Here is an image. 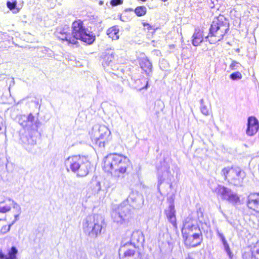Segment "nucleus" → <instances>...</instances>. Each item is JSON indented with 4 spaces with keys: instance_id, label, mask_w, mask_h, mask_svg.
<instances>
[{
    "instance_id": "f257e3e1",
    "label": "nucleus",
    "mask_w": 259,
    "mask_h": 259,
    "mask_svg": "<svg viewBox=\"0 0 259 259\" xmlns=\"http://www.w3.org/2000/svg\"><path fill=\"white\" fill-rule=\"evenodd\" d=\"M56 35L62 40H66L69 44L75 45L77 39L89 44H92L95 40V36L84 26L80 20L75 21L72 24V33L68 26L57 28Z\"/></svg>"
},
{
    "instance_id": "f03ea898",
    "label": "nucleus",
    "mask_w": 259,
    "mask_h": 259,
    "mask_svg": "<svg viewBox=\"0 0 259 259\" xmlns=\"http://www.w3.org/2000/svg\"><path fill=\"white\" fill-rule=\"evenodd\" d=\"M130 166L131 162L127 157L121 154H110L104 158L103 169L113 176L119 177L126 172Z\"/></svg>"
},
{
    "instance_id": "7ed1b4c3",
    "label": "nucleus",
    "mask_w": 259,
    "mask_h": 259,
    "mask_svg": "<svg viewBox=\"0 0 259 259\" xmlns=\"http://www.w3.org/2000/svg\"><path fill=\"white\" fill-rule=\"evenodd\" d=\"M64 165L68 172L75 174L77 177L86 176L91 167L88 157L80 155L69 156L65 160Z\"/></svg>"
},
{
    "instance_id": "20e7f679",
    "label": "nucleus",
    "mask_w": 259,
    "mask_h": 259,
    "mask_svg": "<svg viewBox=\"0 0 259 259\" xmlns=\"http://www.w3.org/2000/svg\"><path fill=\"white\" fill-rule=\"evenodd\" d=\"M229 29V23L223 16L215 18L209 28L208 35L205 37L206 41L214 44L222 40Z\"/></svg>"
},
{
    "instance_id": "39448f33",
    "label": "nucleus",
    "mask_w": 259,
    "mask_h": 259,
    "mask_svg": "<svg viewBox=\"0 0 259 259\" xmlns=\"http://www.w3.org/2000/svg\"><path fill=\"white\" fill-rule=\"evenodd\" d=\"M104 219L99 214L88 216L82 223V229L84 233L91 238H96L103 229Z\"/></svg>"
},
{
    "instance_id": "423d86ee",
    "label": "nucleus",
    "mask_w": 259,
    "mask_h": 259,
    "mask_svg": "<svg viewBox=\"0 0 259 259\" xmlns=\"http://www.w3.org/2000/svg\"><path fill=\"white\" fill-rule=\"evenodd\" d=\"M111 218L117 225L126 226L132 218L129 206L123 204H120L112 211Z\"/></svg>"
},
{
    "instance_id": "0eeeda50",
    "label": "nucleus",
    "mask_w": 259,
    "mask_h": 259,
    "mask_svg": "<svg viewBox=\"0 0 259 259\" xmlns=\"http://www.w3.org/2000/svg\"><path fill=\"white\" fill-rule=\"evenodd\" d=\"M222 172L225 179L234 186H241L245 177V172L239 167H226L222 169Z\"/></svg>"
},
{
    "instance_id": "6e6552de",
    "label": "nucleus",
    "mask_w": 259,
    "mask_h": 259,
    "mask_svg": "<svg viewBox=\"0 0 259 259\" xmlns=\"http://www.w3.org/2000/svg\"><path fill=\"white\" fill-rule=\"evenodd\" d=\"M18 123L26 131V132H33L38 133V128L40 125V122L34 116L30 113L28 115H21L18 117Z\"/></svg>"
},
{
    "instance_id": "1a4fd4ad",
    "label": "nucleus",
    "mask_w": 259,
    "mask_h": 259,
    "mask_svg": "<svg viewBox=\"0 0 259 259\" xmlns=\"http://www.w3.org/2000/svg\"><path fill=\"white\" fill-rule=\"evenodd\" d=\"M93 131V141H94L99 147H104L105 142L110 138L111 132L109 128L104 125H100L97 129L94 127Z\"/></svg>"
},
{
    "instance_id": "9d476101",
    "label": "nucleus",
    "mask_w": 259,
    "mask_h": 259,
    "mask_svg": "<svg viewBox=\"0 0 259 259\" xmlns=\"http://www.w3.org/2000/svg\"><path fill=\"white\" fill-rule=\"evenodd\" d=\"M215 192L222 200H226L233 204H236L240 200L239 196L236 193L223 186L219 185L215 188Z\"/></svg>"
},
{
    "instance_id": "9b49d317",
    "label": "nucleus",
    "mask_w": 259,
    "mask_h": 259,
    "mask_svg": "<svg viewBox=\"0 0 259 259\" xmlns=\"http://www.w3.org/2000/svg\"><path fill=\"white\" fill-rule=\"evenodd\" d=\"M128 243H121L119 249L120 259H148L144 255L136 252L134 249H126Z\"/></svg>"
},
{
    "instance_id": "f8f14e48",
    "label": "nucleus",
    "mask_w": 259,
    "mask_h": 259,
    "mask_svg": "<svg viewBox=\"0 0 259 259\" xmlns=\"http://www.w3.org/2000/svg\"><path fill=\"white\" fill-rule=\"evenodd\" d=\"M199 231H201V230L198 224L197 219L192 215L187 217L183 223V227L182 229V234Z\"/></svg>"
},
{
    "instance_id": "ddd939ff",
    "label": "nucleus",
    "mask_w": 259,
    "mask_h": 259,
    "mask_svg": "<svg viewBox=\"0 0 259 259\" xmlns=\"http://www.w3.org/2000/svg\"><path fill=\"white\" fill-rule=\"evenodd\" d=\"M182 235L185 244L188 247H196L200 245L202 241L203 237L201 231Z\"/></svg>"
},
{
    "instance_id": "4468645a",
    "label": "nucleus",
    "mask_w": 259,
    "mask_h": 259,
    "mask_svg": "<svg viewBox=\"0 0 259 259\" xmlns=\"http://www.w3.org/2000/svg\"><path fill=\"white\" fill-rule=\"evenodd\" d=\"M38 133L33 132H25L21 136V141L25 148L29 152H31V148L36 144Z\"/></svg>"
},
{
    "instance_id": "2eb2a0df",
    "label": "nucleus",
    "mask_w": 259,
    "mask_h": 259,
    "mask_svg": "<svg viewBox=\"0 0 259 259\" xmlns=\"http://www.w3.org/2000/svg\"><path fill=\"white\" fill-rule=\"evenodd\" d=\"M172 178L173 175L169 169V166L165 161H163L161 167L158 168V189H159V185L163 181H167V183H169Z\"/></svg>"
},
{
    "instance_id": "dca6fc26",
    "label": "nucleus",
    "mask_w": 259,
    "mask_h": 259,
    "mask_svg": "<svg viewBox=\"0 0 259 259\" xmlns=\"http://www.w3.org/2000/svg\"><path fill=\"white\" fill-rule=\"evenodd\" d=\"M259 129V122L258 120L253 116H250L247 119V128L246 134L248 136H253Z\"/></svg>"
},
{
    "instance_id": "f3484780",
    "label": "nucleus",
    "mask_w": 259,
    "mask_h": 259,
    "mask_svg": "<svg viewBox=\"0 0 259 259\" xmlns=\"http://www.w3.org/2000/svg\"><path fill=\"white\" fill-rule=\"evenodd\" d=\"M130 205L134 208L140 207L144 203L143 196L137 192L132 191L127 198Z\"/></svg>"
},
{
    "instance_id": "a211bd4d",
    "label": "nucleus",
    "mask_w": 259,
    "mask_h": 259,
    "mask_svg": "<svg viewBox=\"0 0 259 259\" xmlns=\"http://www.w3.org/2000/svg\"><path fill=\"white\" fill-rule=\"evenodd\" d=\"M256 256H259L258 241L253 247L248 246L246 248L242 254L243 259H257Z\"/></svg>"
},
{
    "instance_id": "6ab92c4d",
    "label": "nucleus",
    "mask_w": 259,
    "mask_h": 259,
    "mask_svg": "<svg viewBox=\"0 0 259 259\" xmlns=\"http://www.w3.org/2000/svg\"><path fill=\"white\" fill-rule=\"evenodd\" d=\"M247 205L249 208L259 213V192L250 193L248 196Z\"/></svg>"
},
{
    "instance_id": "aec40b11",
    "label": "nucleus",
    "mask_w": 259,
    "mask_h": 259,
    "mask_svg": "<svg viewBox=\"0 0 259 259\" xmlns=\"http://www.w3.org/2000/svg\"><path fill=\"white\" fill-rule=\"evenodd\" d=\"M165 213L168 221L172 224L174 227L177 228L176 210L173 203H171L169 207L165 210Z\"/></svg>"
},
{
    "instance_id": "412c9836",
    "label": "nucleus",
    "mask_w": 259,
    "mask_h": 259,
    "mask_svg": "<svg viewBox=\"0 0 259 259\" xmlns=\"http://www.w3.org/2000/svg\"><path fill=\"white\" fill-rule=\"evenodd\" d=\"M144 241V237L143 235V233L140 231H134L131 235V238L130 240V243L127 242L128 245L131 244H133L136 247V246L138 244H142Z\"/></svg>"
},
{
    "instance_id": "4be33fe9",
    "label": "nucleus",
    "mask_w": 259,
    "mask_h": 259,
    "mask_svg": "<svg viewBox=\"0 0 259 259\" xmlns=\"http://www.w3.org/2000/svg\"><path fill=\"white\" fill-rule=\"evenodd\" d=\"M204 40L203 31L198 27L195 28L194 32L192 36V44L195 47L200 45Z\"/></svg>"
},
{
    "instance_id": "5701e85b",
    "label": "nucleus",
    "mask_w": 259,
    "mask_h": 259,
    "mask_svg": "<svg viewBox=\"0 0 259 259\" xmlns=\"http://www.w3.org/2000/svg\"><path fill=\"white\" fill-rule=\"evenodd\" d=\"M140 65L141 69L147 75L150 76L152 70V65L147 57L141 58L140 59Z\"/></svg>"
},
{
    "instance_id": "b1692460",
    "label": "nucleus",
    "mask_w": 259,
    "mask_h": 259,
    "mask_svg": "<svg viewBox=\"0 0 259 259\" xmlns=\"http://www.w3.org/2000/svg\"><path fill=\"white\" fill-rule=\"evenodd\" d=\"M114 59V53L112 51H108L104 53L103 57L102 65L105 68L111 65Z\"/></svg>"
},
{
    "instance_id": "393cba45",
    "label": "nucleus",
    "mask_w": 259,
    "mask_h": 259,
    "mask_svg": "<svg viewBox=\"0 0 259 259\" xmlns=\"http://www.w3.org/2000/svg\"><path fill=\"white\" fill-rule=\"evenodd\" d=\"M17 253L18 250L16 247L13 246L8 252V256L0 251V259H17Z\"/></svg>"
},
{
    "instance_id": "a878e982",
    "label": "nucleus",
    "mask_w": 259,
    "mask_h": 259,
    "mask_svg": "<svg viewBox=\"0 0 259 259\" xmlns=\"http://www.w3.org/2000/svg\"><path fill=\"white\" fill-rule=\"evenodd\" d=\"M119 29L115 26L109 28L107 31V34L112 39H117L119 38Z\"/></svg>"
},
{
    "instance_id": "bb28decb",
    "label": "nucleus",
    "mask_w": 259,
    "mask_h": 259,
    "mask_svg": "<svg viewBox=\"0 0 259 259\" xmlns=\"http://www.w3.org/2000/svg\"><path fill=\"white\" fill-rule=\"evenodd\" d=\"M200 109L202 114L205 116L208 115L209 110L210 109V106H207V105L204 102V101L203 99L200 100Z\"/></svg>"
},
{
    "instance_id": "cd10ccee",
    "label": "nucleus",
    "mask_w": 259,
    "mask_h": 259,
    "mask_svg": "<svg viewBox=\"0 0 259 259\" xmlns=\"http://www.w3.org/2000/svg\"><path fill=\"white\" fill-rule=\"evenodd\" d=\"M8 202H10V205H11V206H12L13 209L15 210V213H21V208L18 203H17L14 200L10 198L8 199Z\"/></svg>"
},
{
    "instance_id": "c85d7f7f",
    "label": "nucleus",
    "mask_w": 259,
    "mask_h": 259,
    "mask_svg": "<svg viewBox=\"0 0 259 259\" xmlns=\"http://www.w3.org/2000/svg\"><path fill=\"white\" fill-rule=\"evenodd\" d=\"M146 8L144 6H140L137 7L135 10V12L138 16H142L146 13Z\"/></svg>"
},
{
    "instance_id": "c756f323",
    "label": "nucleus",
    "mask_w": 259,
    "mask_h": 259,
    "mask_svg": "<svg viewBox=\"0 0 259 259\" xmlns=\"http://www.w3.org/2000/svg\"><path fill=\"white\" fill-rule=\"evenodd\" d=\"M145 82H146V85L145 86H142L140 85V84L142 83V81L141 79H137L135 81L136 83H137L138 85H136L135 87V88L141 90L142 89H147L148 88V81H144Z\"/></svg>"
},
{
    "instance_id": "7c9ffc66",
    "label": "nucleus",
    "mask_w": 259,
    "mask_h": 259,
    "mask_svg": "<svg viewBox=\"0 0 259 259\" xmlns=\"http://www.w3.org/2000/svg\"><path fill=\"white\" fill-rule=\"evenodd\" d=\"M242 74L240 72L237 71L230 74V77L233 80H238L242 78Z\"/></svg>"
},
{
    "instance_id": "2f4dec72",
    "label": "nucleus",
    "mask_w": 259,
    "mask_h": 259,
    "mask_svg": "<svg viewBox=\"0 0 259 259\" xmlns=\"http://www.w3.org/2000/svg\"><path fill=\"white\" fill-rule=\"evenodd\" d=\"M223 246H224V250L226 251V252H227V254L229 255V257L230 258H232V256H233L232 255V252L231 251L229 245L227 241H225V242H223Z\"/></svg>"
},
{
    "instance_id": "473e14b6",
    "label": "nucleus",
    "mask_w": 259,
    "mask_h": 259,
    "mask_svg": "<svg viewBox=\"0 0 259 259\" xmlns=\"http://www.w3.org/2000/svg\"><path fill=\"white\" fill-rule=\"evenodd\" d=\"M12 2H8L7 3V6L8 8L11 10H13L16 8V5H17V2L16 0H12Z\"/></svg>"
},
{
    "instance_id": "72a5a7b5",
    "label": "nucleus",
    "mask_w": 259,
    "mask_h": 259,
    "mask_svg": "<svg viewBox=\"0 0 259 259\" xmlns=\"http://www.w3.org/2000/svg\"><path fill=\"white\" fill-rule=\"evenodd\" d=\"M11 209V206L10 205V202H9L8 205H6L4 206L0 207V212L3 213H5L9 211Z\"/></svg>"
},
{
    "instance_id": "f704fd0d",
    "label": "nucleus",
    "mask_w": 259,
    "mask_h": 259,
    "mask_svg": "<svg viewBox=\"0 0 259 259\" xmlns=\"http://www.w3.org/2000/svg\"><path fill=\"white\" fill-rule=\"evenodd\" d=\"M12 226V224H10L8 227L6 226H3L2 229L0 230V235L6 234L9 232Z\"/></svg>"
},
{
    "instance_id": "c9c22d12",
    "label": "nucleus",
    "mask_w": 259,
    "mask_h": 259,
    "mask_svg": "<svg viewBox=\"0 0 259 259\" xmlns=\"http://www.w3.org/2000/svg\"><path fill=\"white\" fill-rule=\"evenodd\" d=\"M217 233L218 236L220 238L221 240L222 241V243L225 241H227L223 234L220 232L218 229L217 230Z\"/></svg>"
},
{
    "instance_id": "e433bc0d",
    "label": "nucleus",
    "mask_w": 259,
    "mask_h": 259,
    "mask_svg": "<svg viewBox=\"0 0 259 259\" xmlns=\"http://www.w3.org/2000/svg\"><path fill=\"white\" fill-rule=\"evenodd\" d=\"M239 65L240 64L239 63L233 61H232V63L230 64V68L232 70H236V69H237V68H238V67L239 66Z\"/></svg>"
},
{
    "instance_id": "4c0bfd02",
    "label": "nucleus",
    "mask_w": 259,
    "mask_h": 259,
    "mask_svg": "<svg viewBox=\"0 0 259 259\" xmlns=\"http://www.w3.org/2000/svg\"><path fill=\"white\" fill-rule=\"evenodd\" d=\"M123 3L122 0H111L110 4L112 6H117L118 5L122 4Z\"/></svg>"
},
{
    "instance_id": "58836bf2",
    "label": "nucleus",
    "mask_w": 259,
    "mask_h": 259,
    "mask_svg": "<svg viewBox=\"0 0 259 259\" xmlns=\"http://www.w3.org/2000/svg\"><path fill=\"white\" fill-rule=\"evenodd\" d=\"M4 128H5L4 119L1 116H0V134Z\"/></svg>"
},
{
    "instance_id": "ea45409f",
    "label": "nucleus",
    "mask_w": 259,
    "mask_h": 259,
    "mask_svg": "<svg viewBox=\"0 0 259 259\" xmlns=\"http://www.w3.org/2000/svg\"><path fill=\"white\" fill-rule=\"evenodd\" d=\"M21 213H15L14 214V220L12 222V223L11 224H12V225L19 220V215Z\"/></svg>"
},
{
    "instance_id": "a19ab883",
    "label": "nucleus",
    "mask_w": 259,
    "mask_h": 259,
    "mask_svg": "<svg viewBox=\"0 0 259 259\" xmlns=\"http://www.w3.org/2000/svg\"><path fill=\"white\" fill-rule=\"evenodd\" d=\"M197 213H198V219L199 220V222L200 223H202V221L200 219V215L201 217H203V212L201 211L200 209H199V211H197Z\"/></svg>"
},
{
    "instance_id": "79ce46f5",
    "label": "nucleus",
    "mask_w": 259,
    "mask_h": 259,
    "mask_svg": "<svg viewBox=\"0 0 259 259\" xmlns=\"http://www.w3.org/2000/svg\"><path fill=\"white\" fill-rule=\"evenodd\" d=\"M96 186L97 187V189H96V191L97 192H99L101 190V184H100V182H97L96 183Z\"/></svg>"
},
{
    "instance_id": "37998d69",
    "label": "nucleus",
    "mask_w": 259,
    "mask_h": 259,
    "mask_svg": "<svg viewBox=\"0 0 259 259\" xmlns=\"http://www.w3.org/2000/svg\"><path fill=\"white\" fill-rule=\"evenodd\" d=\"M143 25L144 27H146L149 30L152 29V26L148 23H144Z\"/></svg>"
},
{
    "instance_id": "c03bdc74",
    "label": "nucleus",
    "mask_w": 259,
    "mask_h": 259,
    "mask_svg": "<svg viewBox=\"0 0 259 259\" xmlns=\"http://www.w3.org/2000/svg\"><path fill=\"white\" fill-rule=\"evenodd\" d=\"M195 254H190L189 255L188 257L186 259H195Z\"/></svg>"
},
{
    "instance_id": "a18cd8bd",
    "label": "nucleus",
    "mask_w": 259,
    "mask_h": 259,
    "mask_svg": "<svg viewBox=\"0 0 259 259\" xmlns=\"http://www.w3.org/2000/svg\"><path fill=\"white\" fill-rule=\"evenodd\" d=\"M103 4V1H100L99 2V5H102Z\"/></svg>"
},
{
    "instance_id": "49530a36",
    "label": "nucleus",
    "mask_w": 259,
    "mask_h": 259,
    "mask_svg": "<svg viewBox=\"0 0 259 259\" xmlns=\"http://www.w3.org/2000/svg\"><path fill=\"white\" fill-rule=\"evenodd\" d=\"M204 225H205V226H206V227L207 228H208V224H207V223L204 222Z\"/></svg>"
},
{
    "instance_id": "de8ad7c7",
    "label": "nucleus",
    "mask_w": 259,
    "mask_h": 259,
    "mask_svg": "<svg viewBox=\"0 0 259 259\" xmlns=\"http://www.w3.org/2000/svg\"><path fill=\"white\" fill-rule=\"evenodd\" d=\"M122 91H123V89H121V91H120V92H122Z\"/></svg>"
},
{
    "instance_id": "09e8293b",
    "label": "nucleus",
    "mask_w": 259,
    "mask_h": 259,
    "mask_svg": "<svg viewBox=\"0 0 259 259\" xmlns=\"http://www.w3.org/2000/svg\"><path fill=\"white\" fill-rule=\"evenodd\" d=\"M257 259H259V256H256Z\"/></svg>"
},
{
    "instance_id": "8fccbe9b",
    "label": "nucleus",
    "mask_w": 259,
    "mask_h": 259,
    "mask_svg": "<svg viewBox=\"0 0 259 259\" xmlns=\"http://www.w3.org/2000/svg\"><path fill=\"white\" fill-rule=\"evenodd\" d=\"M202 229H204V227L203 226H202Z\"/></svg>"
}]
</instances>
